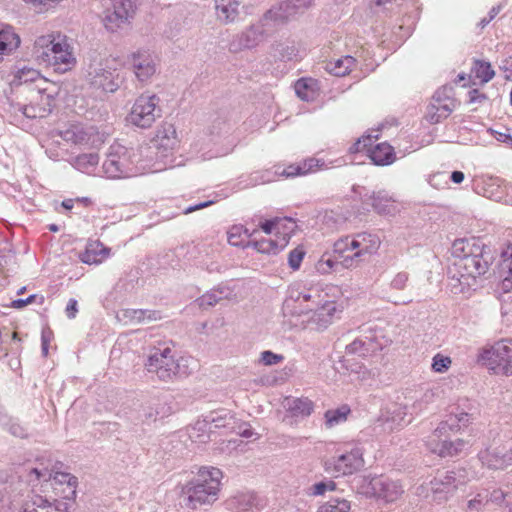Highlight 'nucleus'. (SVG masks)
I'll return each instance as SVG.
<instances>
[{
    "label": "nucleus",
    "mask_w": 512,
    "mask_h": 512,
    "mask_svg": "<svg viewBox=\"0 0 512 512\" xmlns=\"http://www.w3.org/2000/svg\"><path fill=\"white\" fill-rule=\"evenodd\" d=\"M477 361L495 375L512 376V339H501L478 351Z\"/></svg>",
    "instance_id": "6e6552de"
},
{
    "label": "nucleus",
    "mask_w": 512,
    "mask_h": 512,
    "mask_svg": "<svg viewBox=\"0 0 512 512\" xmlns=\"http://www.w3.org/2000/svg\"><path fill=\"white\" fill-rule=\"evenodd\" d=\"M502 69L505 73V78L512 81V56L504 60Z\"/></svg>",
    "instance_id": "de8ad7c7"
},
{
    "label": "nucleus",
    "mask_w": 512,
    "mask_h": 512,
    "mask_svg": "<svg viewBox=\"0 0 512 512\" xmlns=\"http://www.w3.org/2000/svg\"><path fill=\"white\" fill-rule=\"evenodd\" d=\"M171 134H172V136L174 137V136H175V130H172V131H171Z\"/></svg>",
    "instance_id": "680f3d73"
},
{
    "label": "nucleus",
    "mask_w": 512,
    "mask_h": 512,
    "mask_svg": "<svg viewBox=\"0 0 512 512\" xmlns=\"http://www.w3.org/2000/svg\"><path fill=\"white\" fill-rule=\"evenodd\" d=\"M211 204H213V201H206V202H202L200 204H197L195 206H190V207H188L185 210V213L186 214L192 213V212L197 211L199 209L206 208V207L210 206Z\"/></svg>",
    "instance_id": "3c124183"
},
{
    "label": "nucleus",
    "mask_w": 512,
    "mask_h": 512,
    "mask_svg": "<svg viewBox=\"0 0 512 512\" xmlns=\"http://www.w3.org/2000/svg\"><path fill=\"white\" fill-rule=\"evenodd\" d=\"M146 365L148 371L155 372L162 380L171 379L179 372V365L174 361L172 351L168 347L153 353Z\"/></svg>",
    "instance_id": "a211bd4d"
},
{
    "label": "nucleus",
    "mask_w": 512,
    "mask_h": 512,
    "mask_svg": "<svg viewBox=\"0 0 512 512\" xmlns=\"http://www.w3.org/2000/svg\"><path fill=\"white\" fill-rule=\"evenodd\" d=\"M199 306L204 307L206 305H213L216 303V299L212 294H205L201 298H199Z\"/></svg>",
    "instance_id": "8fccbe9b"
},
{
    "label": "nucleus",
    "mask_w": 512,
    "mask_h": 512,
    "mask_svg": "<svg viewBox=\"0 0 512 512\" xmlns=\"http://www.w3.org/2000/svg\"><path fill=\"white\" fill-rule=\"evenodd\" d=\"M361 490L366 496L383 500L386 503L396 501L403 493L402 486L399 483L384 476L365 479Z\"/></svg>",
    "instance_id": "f8f14e48"
},
{
    "label": "nucleus",
    "mask_w": 512,
    "mask_h": 512,
    "mask_svg": "<svg viewBox=\"0 0 512 512\" xmlns=\"http://www.w3.org/2000/svg\"><path fill=\"white\" fill-rule=\"evenodd\" d=\"M372 205L378 213L384 214V213L389 212L388 208L393 205V202L388 198H381L379 196H377V197L373 196Z\"/></svg>",
    "instance_id": "58836bf2"
},
{
    "label": "nucleus",
    "mask_w": 512,
    "mask_h": 512,
    "mask_svg": "<svg viewBox=\"0 0 512 512\" xmlns=\"http://www.w3.org/2000/svg\"><path fill=\"white\" fill-rule=\"evenodd\" d=\"M351 153H364L377 166H388L396 161V152L388 142H378V135H363L351 147Z\"/></svg>",
    "instance_id": "1a4fd4ad"
},
{
    "label": "nucleus",
    "mask_w": 512,
    "mask_h": 512,
    "mask_svg": "<svg viewBox=\"0 0 512 512\" xmlns=\"http://www.w3.org/2000/svg\"><path fill=\"white\" fill-rule=\"evenodd\" d=\"M158 99L155 95H141L132 106L130 122L141 128L150 127L156 119Z\"/></svg>",
    "instance_id": "4468645a"
},
{
    "label": "nucleus",
    "mask_w": 512,
    "mask_h": 512,
    "mask_svg": "<svg viewBox=\"0 0 512 512\" xmlns=\"http://www.w3.org/2000/svg\"><path fill=\"white\" fill-rule=\"evenodd\" d=\"M16 81L18 85L23 86V94L25 93V89L38 88L52 82L42 76L38 70L33 68L20 69L16 74Z\"/></svg>",
    "instance_id": "393cba45"
},
{
    "label": "nucleus",
    "mask_w": 512,
    "mask_h": 512,
    "mask_svg": "<svg viewBox=\"0 0 512 512\" xmlns=\"http://www.w3.org/2000/svg\"><path fill=\"white\" fill-rule=\"evenodd\" d=\"M223 473L216 467H201L195 478L182 488L185 505L197 509L203 505L213 504L219 497Z\"/></svg>",
    "instance_id": "f03ea898"
},
{
    "label": "nucleus",
    "mask_w": 512,
    "mask_h": 512,
    "mask_svg": "<svg viewBox=\"0 0 512 512\" xmlns=\"http://www.w3.org/2000/svg\"><path fill=\"white\" fill-rule=\"evenodd\" d=\"M258 227L266 235H275V238H260L253 240L249 245L261 254L276 255L289 244L297 230V223L289 217H275L261 221Z\"/></svg>",
    "instance_id": "423d86ee"
},
{
    "label": "nucleus",
    "mask_w": 512,
    "mask_h": 512,
    "mask_svg": "<svg viewBox=\"0 0 512 512\" xmlns=\"http://www.w3.org/2000/svg\"><path fill=\"white\" fill-rule=\"evenodd\" d=\"M78 201L84 203L85 205H90L91 204V200L89 198L78 199Z\"/></svg>",
    "instance_id": "bf43d9fd"
},
{
    "label": "nucleus",
    "mask_w": 512,
    "mask_h": 512,
    "mask_svg": "<svg viewBox=\"0 0 512 512\" xmlns=\"http://www.w3.org/2000/svg\"><path fill=\"white\" fill-rule=\"evenodd\" d=\"M448 433L447 430H441L438 426L434 432L428 437L427 448L429 451L441 458L454 457L464 451L466 441L463 439H456L454 441L442 439Z\"/></svg>",
    "instance_id": "2eb2a0df"
},
{
    "label": "nucleus",
    "mask_w": 512,
    "mask_h": 512,
    "mask_svg": "<svg viewBox=\"0 0 512 512\" xmlns=\"http://www.w3.org/2000/svg\"><path fill=\"white\" fill-rule=\"evenodd\" d=\"M487 99V96L480 92L478 89H473L469 92V103H482Z\"/></svg>",
    "instance_id": "c03bdc74"
},
{
    "label": "nucleus",
    "mask_w": 512,
    "mask_h": 512,
    "mask_svg": "<svg viewBox=\"0 0 512 512\" xmlns=\"http://www.w3.org/2000/svg\"><path fill=\"white\" fill-rule=\"evenodd\" d=\"M46 474H47L46 471L42 472V471H40V470H38L36 468L31 470V475H34L37 480H39L42 477H45Z\"/></svg>",
    "instance_id": "5fc2aeb1"
},
{
    "label": "nucleus",
    "mask_w": 512,
    "mask_h": 512,
    "mask_svg": "<svg viewBox=\"0 0 512 512\" xmlns=\"http://www.w3.org/2000/svg\"><path fill=\"white\" fill-rule=\"evenodd\" d=\"M33 49L38 59L52 66L57 72H67L76 64L73 48L66 36L54 33L39 36Z\"/></svg>",
    "instance_id": "20e7f679"
},
{
    "label": "nucleus",
    "mask_w": 512,
    "mask_h": 512,
    "mask_svg": "<svg viewBox=\"0 0 512 512\" xmlns=\"http://www.w3.org/2000/svg\"><path fill=\"white\" fill-rule=\"evenodd\" d=\"M137 11V5L132 0H109L105 6L101 21L110 32H116L131 23Z\"/></svg>",
    "instance_id": "9d476101"
},
{
    "label": "nucleus",
    "mask_w": 512,
    "mask_h": 512,
    "mask_svg": "<svg viewBox=\"0 0 512 512\" xmlns=\"http://www.w3.org/2000/svg\"><path fill=\"white\" fill-rule=\"evenodd\" d=\"M254 435V432L252 431V429L250 428H247V429H244L242 432H241V436L245 437V438H250Z\"/></svg>",
    "instance_id": "4d7b16f0"
},
{
    "label": "nucleus",
    "mask_w": 512,
    "mask_h": 512,
    "mask_svg": "<svg viewBox=\"0 0 512 512\" xmlns=\"http://www.w3.org/2000/svg\"><path fill=\"white\" fill-rule=\"evenodd\" d=\"M131 158V153L128 150L123 151L122 154H109L103 163L104 173L111 179L128 178L136 175V167Z\"/></svg>",
    "instance_id": "dca6fc26"
},
{
    "label": "nucleus",
    "mask_w": 512,
    "mask_h": 512,
    "mask_svg": "<svg viewBox=\"0 0 512 512\" xmlns=\"http://www.w3.org/2000/svg\"><path fill=\"white\" fill-rule=\"evenodd\" d=\"M258 229H254L253 231H249L242 224L232 225L227 231V241L230 245L236 247H252L249 245L253 240H259L257 237Z\"/></svg>",
    "instance_id": "5701e85b"
},
{
    "label": "nucleus",
    "mask_w": 512,
    "mask_h": 512,
    "mask_svg": "<svg viewBox=\"0 0 512 512\" xmlns=\"http://www.w3.org/2000/svg\"><path fill=\"white\" fill-rule=\"evenodd\" d=\"M462 472L465 471L462 470ZM460 476H462L461 471H449L435 476L430 481L431 500L438 503L447 501L460 485L465 484L464 481H460Z\"/></svg>",
    "instance_id": "ddd939ff"
},
{
    "label": "nucleus",
    "mask_w": 512,
    "mask_h": 512,
    "mask_svg": "<svg viewBox=\"0 0 512 512\" xmlns=\"http://www.w3.org/2000/svg\"><path fill=\"white\" fill-rule=\"evenodd\" d=\"M452 254L455 261L449 270L450 291L454 295H468L477 279L488 271L490 259L486 247L479 238L457 239Z\"/></svg>",
    "instance_id": "f257e3e1"
},
{
    "label": "nucleus",
    "mask_w": 512,
    "mask_h": 512,
    "mask_svg": "<svg viewBox=\"0 0 512 512\" xmlns=\"http://www.w3.org/2000/svg\"><path fill=\"white\" fill-rule=\"evenodd\" d=\"M365 464L363 450L353 447L325 462V469L335 477L352 475L360 471Z\"/></svg>",
    "instance_id": "9b49d317"
},
{
    "label": "nucleus",
    "mask_w": 512,
    "mask_h": 512,
    "mask_svg": "<svg viewBox=\"0 0 512 512\" xmlns=\"http://www.w3.org/2000/svg\"><path fill=\"white\" fill-rule=\"evenodd\" d=\"M295 92L299 98L304 101L314 100L319 93V83L313 78H301L296 81Z\"/></svg>",
    "instance_id": "c756f323"
},
{
    "label": "nucleus",
    "mask_w": 512,
    "mask_h": 512,
    "mask_svg": "<svg viewBox=\"0 0 512 512\" xmlns=\"http://www.w3.org/2000/svg\"><path fill=\"white\" fill-rule=\"evenodd\" d=\"M471 423V416L466 412H460L458 414H449L438 426H440L441 430L457 433L460 430L467 428Z\"/></svg>",
    "instance_id": "7c9ffc66"
},
{
    "label": "nucleus",
    "mask_w": 512,
    "mask_h": 512,
    "mask_svg": "<svg viewBox=\"0 0 512 512\" xmlns=\"http://www.w3.org/2000/svg\"><path fill=\"white\" fill-rule=\"evenodd\" d=\"M318 512H351V506L347 500L336 499L320 506Z\"/></svg>",
    "instance_id": "c9c22d12"
},
{
    "label": "nucleus",
    "mask_w": 512,
    "mask_h": 512,
    "mask_svg": "<svg viewBox=\"0 0 512 512\" xmlns=\"http://www.w3.org/2000/svg\"><path fill=\"white\" fill-rule=\"evenodd\" d=\"M21 43L20 36L12 26L6 25L0 29V62L4 56L13 53Z\"/></svg>",
    "instance_id": "bb28decb"
},
{
    "label": "nucleus",
    "mask_w": 512,
    "mask_h": 512,
    "mask_svg": "<svg viewBox=\"0 0 512 512\" xmlns=\"http://www.w3.org/2000/svg\"><path fill=\"white\" fill-rule=\"evenodd\" d=\"M49 480L55 497L54 502H68L70 507L76 497L77 478L70 473L55 472L53 475L49 473Z\"/></svg>",
    "instance_id": "f3484780"
},
{
    "label": "nucleus",
    "mask_w": 512,
    "mask_h": 512,
    "mask_svg": "<svg viewBox=\"0 0 512 512\" xmlns=\"http://www.w3.org/2000/svg\"><path fill=\"white\" fill-rule=\"evenodd\" d=\"M451 363L450 357L438 353L433 357L432 369L437 373H443L450 368Z\"/></svg>",
    "instance_id": "4c0bfd02"
},
{
    "label": "nucleus",
    "mask_w": 512,
    "mask_h": 512,
    "mask_svg": "<svg viewBox=\"0 0 512 512\" xmlns=\"http://www.w3.org/2000/svg\"><path fill=\"white\" fill-rule=\"evenodd\" d=\"M109 256V249L99 240H91L87 243L85 250L80 254V260L85 264H99Z\"/></svg>",
    "instance_id": "a878e982"
},
{
    "label": "nucleus",
    "mask_w": 512,
    "mask_h": 512,
    "mask_svg": "<svg viewBox=\"0 0 512 512\" xmlns=\"http://www.w3.org/2000/svg\"><path fill=\"white\" fill-rule=\"evenodd\" d=\"M408 281V275L405 273L397 274L391 282V285L396 289H404Z\"/></svg>",
    "instance_id": "79ce46f5"
},
{
    "label": "nucleus",
    "mask_w": 512,
    "mask_h": 512,
    "mask_svg": "<svg viewBox=\"0 0 512 512\" xmlns=\"http://www.w3.org/2000/svg\"><path fill=\"white\" fill-rule=\"evenodd\" d=\"M289 410L294 416H309L313 411V402L308 398H298L289 404Z\"/></svg>",
    "instance_id": "f704fd0d"
},
{
    "label": "nucleus",
    "mask_w": 512,
    "mask_h": 512,
    "mask_svg": "<svg viewBox=\"0 0 512 512\" xmlns=\"http://www.w3.org/2000/svg\"><path fill=\"white\" fill-rule=\"evenodd\" d=\"M239 3L236 0H216V15L223 22L228 23L236 19Z\"/></svg>",
    "instance_id": "2f4dec72"
},
{
    "label": "nucleus",
    "mask_w": 512,
    "mask_h": 512,
    "mask_svg": "<svg viewBox=\"0 0 512 512\" xmlns=\"http://www.w3.org/2000/svg\"><path fill=\"white\" fill-rule=\"evenodd\" d=\"M7 512H52V505L40 495H34L29 499H14ZM55 512H66V509H55Z\"/></svg>",
    "instance_id": "aec40b11"
},
{
    "label": "nucleus",
    "mask_w": 512,
    "mask_h": 512,
    "mask_svg": "<svg viewBox=\"0 0 512 512\" xmlns=\"http://www.w3.org/2000/svg\"><path fill=\"white\" fill-rule=\"evenodd\" d=\"M479 459L488 468L503 469L512 461V456L500 455L496 448L489 447L479 453Z\"/></svg>",
    "instance_id": "c85d7f7f"
},
{
    "label": "nucleus",
    "mask_w": 512,
    "mask_h": 512,
    "mask_svg": "<svg viewBox=\"0 0 512 512\" xmlns=\"http://www.w3.org/2000/svg\"><path fill=\"white\" fill-rule=\"evenodd\" d=\"M334 267V261L330 258H321L317 264V269L322 273H328Z\"/></svg>",
    "instance_id": "a18cd8bd"
},
{
    "label": "nucleus",
    "mask_w": 512,
    "mask_h": 512,
    "mask_svg": "<svg viewBox=\"0 0 512 512\" xmlns=\"http://www.w3.org/2000/svg\"><path fill=\"white\" fill-rule=\"evenodd\" d=\"M269 237L275 238V235H266L265 238H269Z\"/></svg>",
    "instance_id": "052dcab7"
},
{
    "label": "nucleus",
    "mask_w": 512,
    "mask_h": 512,
    "mask_svg": "<svg viewBox=\"0 0 512 512\" xmlns=\"http://www.w3.org/2000/svg\"><path fill=\"white\" fill-rule=\"evenodd\" d=\"M306 252L302 246H297L288 255V264L293 270H298Z\"/></svg>",
    "instance_id": "e433bc0d"
},
{
    "label": "nucleus",
    "mask_w": 512,
    "mask_h": 512,
    "mask_svg": "<svg viewBox=\"0 0 512 512\" xmlns=\"http://www.w3.org/2000/svg\"><path fill=\"white\" fill-rule=\"evenodd\" d=\"M357 60L350 56H342L337 59L328 61L325 65V70L337 77H344L349 75L356 67Z\"/></svg>",
    "instance_id": "cd10ccee"
},
{
    "label": "nucleus",
    "mask_w": 512,
    "mask_h": 512,
    "mask_svg": "<svg viewBox=\"0 0 512 512\" xmlns=\"http://www.w3.org/2000/svg\"><path fill=\"white\" fill-rule=\"evenodd\" d=\"M349 414L350 408L347 405H343L337 409L327 410L324 415L326 427L332 428L345 422Z\"/></svg>",
    "instance_id": "72a5a7b5"
},
{
    "label": "nucleus",
    "mask_w": 512,
    "mask_h": 512,
    "mask_svg": "<svg viewBox=\"0 0 512 512\" xmlns=\"http://www.w3.org/2000/svg\"><path fill=\"white\" fill-rule=\"evenodd\" d=\"M326 167L324 161L316 159V158H308L303 160L302 162L291 164L287 166L282 175L286 177H296V176H305L310 173H315L319 170H322Z\"/></svg>",
    "instance_id": "b1692460"
},
{
    "label": "nucleus",
    "mask_w": 512,
    "mask_h": 512,
    "mask_svg": "<svg viewBox=\"0 0 512 512\" xmlns=\"http://www.w3.org/2000/svg\"><path fill=\"white\" fill-rule=\"evenodd\" d=\"M78 303L75 299H70L68 301V304L66 306L65 312L68 318L73 319L76 317V314L78 312Z\"/></svg>",
    "instance_id": "49530a36"
},
{
    "label": "nucleus",
    "mask_w": 512,
    "mask_h": 512,
    "mask_svg": "<svg viewBox=\"0 0 512 512\" xmlns=\"http://www.w3.org/2000/svg\"><path fill=\"white\" fill-rule=\"evenodd\" d=\"M60 91L61 86L54 81L38 88L25 89L23 114L32 119L48 116L56 106Z\"/></svg>",
    "instance_id": "0eeeda50"
},
{
    "label": "nucleus",
    "mask_w": 512,
    "mask_h": 512,
    "mask_svg": "<svg viewBox=\"0 0 512 512\" xmlns=\"http://www.w3.org/2000/svg\"><path fill=\"white\" fill-rule=\"evenodd\" d=\"M486 503V497L478 494L475 498L468 502V508L470 510H480Z\"/></svg>",
    "instance_id": "37998d69"
},
{
    "label": "nucleus",
    "mask_w": 512,
    "mask_h": 512,
    "mask_svg": "<svg viewBox=\"0 0 512 512\" xmlns=\"http://www.w3.org/2000/svg\"><path fill=\"white\" fill-rule=\"evenodd\" d=\"M471 76L478 79L481 84H485L494 78L495 71L489 62L475 60L471 68Z\"/></svg>",
    "instance_id": "473e14b6"
},
{
    "label": "nucleus",
    "mask_w": 512,
    "mask_h": 512,
    "mask_svg": "<svg viewBox=\"0 0 512 512\" xmlns=\"http://www.w3.org/2000/svg\"><path fill=\"white\" fill-rule=\"evenodd\" d=\"M300 314L307 316V323L317 330L326 329L343 311V307L328 294L318 289L301 293L296 298Z\"/></svg>",
    "instance_id": "7ed1b4c3"
},
{
    "label": "nucleus",
    "mask_w": 512,
    "mask_h": 512,
    "mask_svg": "<svg viewBox=\"0 0 512 512\" xmlns=\"http://www.w3.org/2000/svg\"><path fill=\"white\" fill-rule=\"evenodd\" d=\"M282 360H283L282 355L275 354L271 351H264L261 354V362L267 366L277 364V363L281 362Z\"/></svg>",
    "instance_id": "ea45409f"
},
{
    "label": "nucleus",
    "mask_w": 512,
    "mask_h": 512,
    "mask_svg": "<svg viewBox=\"0 0 512 512\" xmlns=\"http://www.w3.org/2000/svg\"><path fill=\"white\" fill-rule=\"evenodd\" d=\"M451 180L454 183H461L464 180V174L461 171H454L451 174Z\"/></svg>",
    "instance_id": "603ef678"
},
{
    "label": "nucleus",
    "mask_w": 512,
    "mask_h": 512,
    "mask_svg": "<svg viewBox=\"0 0 512 512\" xmlns=\"http://www.w3.org/2000/svg\"><path fill=\"white\" fill-rule=\"evenodd\" d=\"M380 245L381 240L378 235L360 232L338 239L334 243V253L345 268H354L375 254Z\"/></svg>",
    "instance_id": "39448f33"
},
{
    "label": "nucleus",
    "mask_w": 512,
    "mask_h": 512,
    "mask_svg": "<svg viewBox=\"0 0 512 512\" xmlns=\"http://www.w3.org/2000/svg\"><path fill=\"white\" fill-rule=\"evenodd\" d=\"M134 313V317L138 318L139 320L142 319V316L144 315V312L139 310V311H133Z\"/></svg>",
    "instance_id": "13d9d810"
},
{
    "label": "nucleus",
    "mask_w": 512,
    "mask_h": 512,
    "mask_svg": "<svg viewBox=\"0 0 512 512\" xmlns=\"http://www.w3.org/2000/svg\"><path fill=\"white\" fill-rule=\"evenodd\" d=\"M454 101L448 97L433 96L427 106L425 118L431 124H437L446 119L454 110Z\"/></svg>",
    "instance_id": "4be33fe9"
},
{
    "label": "nucleus",
    "mask_w": 512,
    "mask_h": 512,
    "mask_svg": "<svg viewBox=\"0 0 512 512\" xmlns=\"http://www.w3.org/2000/svg\"><path fill=\"white\" fill-rule=\"evenodd\" d=\"M62 206L67 209V210H70L73 208L74 204H73V200L72 199H67V200H64L62 202Z\"/></svg>",
    "instance_id": "6e6d98bb"
},
{
    "label": "nucleus",
    "mask_w": 512,
    "mask_h": 512,
    "mask_svg": "<svg viewBox=\"0 0 512 512\" xmlns=\"http://www.w3.org/2000/svg\"><path fill=\"white\" fill-rule=\"evenodd\" d=\"M311 5V0H286L278 7L270 9L267 17L275 21H285L303 13Z\"/></svg>",
    "instance_id": "412c9836"
},
{
    "label": "nucleus",
    "mask_w": 512,
    "mask_h": 512,
    "mask_svg": "<svg viewBox=\"0 0 512 512\" xmlns=\"http://www.w3.org/2000/svg\"><path fill=\"white\" fill-rule=\"evenodd\" d=\"M52 505V512H55V509H66V512H68V509H69V503L68 502H64L63 504H58V503H51Z\"/></svg>",
    "instance_id": "864d4df0"
},
{
    "label": "nucleus",
    "mask_w": 512,
    "mask_h": 512,
    "mask_svg": "<svg viewBox=\"0 0 512 512\" xmlns=\"http://www.w3.org/2000/svg\"><path fill=\"white\" fill-rule=\"evenodd\" d=\"M129 60L135 76L140 81L150 79L156 72L155 59L148 51L138 50L131 54Z\"/></svg>",
    "instance_id": "6ab92c4d"
},
{
    "label": "nucleus",
    "mask_w": 512,
    "mask_h": 512,
    "mask_svg": "<svg viewBox=\"0 0 512 512\" xmlns=\"http://www.w3.org/2000/svg\"><path fill=\"white\" fill-rule=\"evenodd\" d=\"M35 298H36V295H31V296H29V297H28V298H26V299H18V300H14V301L12 302V307H13V308H17V309H19V308H23V307H25L26 305H28V304H30V303H32V302H34Z\"/></svg>",
    "instance_id": "09e8293b"
},
{
    "label": "nucleus",
    "mask_w": 512,
    "mask_h": 512,
    "mask_svg": "<svg viewBox=\"0 0 512 512\" xmlns=\"http://www.w3.org/2000/svg\"><path fill=\"white\" fill-rule=\"evenodd\" d=\"M335 489V483L332 481L329 482H320L314 485L313 490L315 495H322L327 490H334Z\"/></svg>",
    "instance_id": "a19ab883"
}]
</instances>
